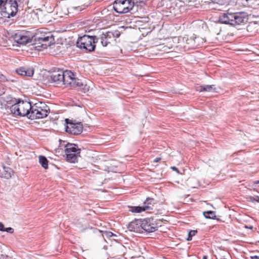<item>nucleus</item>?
Masks as SVG:
<instances>
[{
  "label": "nucleus",
  "mask_w": 259,
  "mask_h": 259,
  "mask_svg": "<svg viewBox=\"0 0 259 259\" xmlns=\"http://www.w3.org/2000/svg\"><path fill=\"white\" fill-rule=\"evenodd\" d=\"M50 80L56 84H64L67 87L79 88L84 92L86 90V85L78 78L73 72L70 70H54L50 73Z\"/></svg>",
  "instance_id": "f257e3e1"
},
{
  "label": "nucleus",
  "mask_w": 259,
  "mask_h": 259,
  "mask_svg": "<svg viewBox=\"0 0 259 259\" xmlns=\"http://www.w3.org/2000/svg\"><path fill=\"white\" fill-rule=\"evenodd\" d=\"M247 20L248 15L245 12L225 13L221 15L219 18L220 22L232 26L245 23Z\"/></svg>",
  "instance_id": "f03ea898"
},
{
  "label": "nucleus",
  "mask_w": 259,
  "mask_h": 259,
  "mask_svg": "<svg viewBox=\"0 0 259 259\" xmlns=\"http://www.w3.org/2000/svg\"><path fill=\"white\" fill-rule=\"evenodd\" d=\"M32 106L31 104L27 101H19L17 103L14 104L10 108L12 114L15 115L30 116V113L31 111Z\"/></svg>",
  "instance_id": "7ed1b4c3"
},
{
  "label": "nucleus",
  "mask_w": 259,
  "mask_h": 259,
  "mask_svg": "<svg viewBox=\"0 0 259 259\" xmlns=\"http://www.w3.org/2000/svg\"><path fill=\"white\" fill-rule=\"evenodd\" d=\"M98 40V38L95 36L84 35L78 38L76 45L80 49H84L88 52H92L95 50L96 44Z\"/></svg>",
  "instance_id": "20e7f679"
},
{
  "label": "nucleus",
  "mask_w": 259,
  "mask_h": 259,
  "mask_svg": "<svg viewBox=\"0 0 259 259\" xmlns=\"http://www.w3.org/2000/svg\"><path fill=\"white\" fill-rule=\"evenodd\" d=\"M49 107L44 102H39L32 106L30 116L31 119L42 118L47 116Z\"/></svg>",
  "instance_id": "39448f33"
},
{
  "label": "nucleus",
  "mask_w": 259,
  "mask_h": 259,
  "mask_svg": "<svg viewBox=\"0 0 259 259\" xmlns=\"http://www.w3.org/2000/svg\"><path fill=\"white\" fill-rule=\"evenodd\" d=\"M34 40L36 41L34 48L39 51L47 49L48 47L51 46L53 41V38L52 34L50 33L39 36L38 34L34 36Z\"/></svg>",
  "instance_id": "423d86ee"
},
{
  "label": "nucleus",
  "mask_w": 259,
  "mask_h": 259,
  "mask_svg": "<svg viewBox=\"0 0 259 259\" xmlns=\"http://www.w3.org/2000/svg\"><path fill=\"white\" fill-rule=\"evenodd\" d=\"M66 160L71 163H75L80 156V149L78 148L76 145L67 143L65 145Z\"/></svg>",
  "instance_id": "0eeeda50"
},
{
  "label": "nucleus",
  "mask_w": 259,
  "mask_h": 259,
  "mask_svg": "<svg viewBox=\"0 0 259 259\" xmlns=\"http://www.w3.org/2000/svg\"><path fill=\"white\" fill-rule=\"evenodd\" d=\"M134 2L132 0H116L113 3L114 10L118 13L128 12L134 7Z\"/></svg>",
  "instance_id": "6e6552de"
},
{
  "label": "nucleus",
  "mask_w": 259,
  "mask_h": 259,
  "mask_svg": "<svg viewBox=\"0 0 259 259\" xmlns=\"http://www.w3.org/2000/svg\"><path fill=\"white\" fill-rule=\"evenodd\" d=\"M65 121L67 124L65 127L66 132L72 135H79L82 132V124L80 122H69L68 119H66Z\"/></svg>",
  "instance_id": "1a4fd4ad"
},
{
  "label": "nucleus",
  "mask_w": 259,
  "mask_h": 259,
  "mask_svg": "<svg viewBox=\"0 0 259 259\" xmlns=\"http://www.w3.org/2000/svg\"><path fill=\"white\" fill-rule=\"evenodd\" d=\"M141 227L144 230L148 232H153L158 228L157 225L154 222L153 219H146L141 221Z\"/></svg>",
  "instance_id": "9d476101"
},
{
  "label": "nucleus",
  "mask_w": 259,
  "mask_h": 259,
  "mask_svg": "<svg viewBox=\"0 0 259 259\" xmlns=\"http://www.w3.org/2000/svg\"><path fill=\"white\" fill-rule=\"evenodd\" d=\"M4 7H5V12L8 16H14L17 12L18 4L16 0L9 3L7 2Z\"/></svg>",
  "instance_id": "9b49d317"
},
{
  "label": "nucleus",
  "mask_w": 259,
  "mask_h": 259,
  "mask_svg": "<svg viewBox=\"0 0 259 259\" xmlns=\"http://www.w3.org/2000/svg\"><path fill=\"white\" fill-rule=\"evenodd\" d=\"M179 42H186V45L182 46L184 48H196V39H194V37H190V38L188 37H181L179 38Z\"/></svg>",
  "instance_id": "f8f14e48"
},
{
  "label": "nucleus",
  "mask_w": 259,
  "mask_h": 259,
  "mask_svg": "<svg viewBox=\"0 0 259 259\" xmlns=\"http://www.w3.org/2000/svg\"><path fill=\"white\" fill-rule=\"evenodd\" d=\"M16 72L21 76L31 77L34 74V70L32 67H21L17 69Z\"/></svg>",
  "instance_id": "ddd939ff"
},
{
  "label": "nucleus",
  "mask_w": 259,
  "mask_h": 259,
  "mask_svg": "<svg viewBox=\"0 0 259 259\" xmlns=\"http://www.w3.org/2000/svg\"><path fill=\"white\" fill-rule=\"evenodd\" d=\"M110 31L103 33L101 36V42L103 47H106L113 40L111 37Z\"/></svg>",
  "instance_id": "4468645a"
},
{
  "label": "nucleus",
  "mask_w": 259,
  "mask_h": 259,
  "mask_svg": "<svg viewBox=\"0 0 259 259\" xmlns=\"http://www.w3.org/2000/svg\"><path fill=\"white\" fill-rule=\"evenodd\" d=\"M14 40L18 44L23 45L29 41V38L20 33H17L14 36Z\"/></svg>",
  "instance_id": "2eb2a0df"
},
{
  "label": "nucleus",
  "mask_w": 259,
  "mask_h": 259,
  "mask_svg": "<svg viewBox=\"0 0 259 259\" xmlns=\"http://www.w3.org/2000/svg\"><path fill=\"white\" fill-rule=\"evenodd\" d=\"M13 174V170L8 167L4 166L2 169H0V177L5 179H10Z\"/></svg>",
  "instance_id": "dca6fc26"
},
{
  "label": "nucleus",
  "mask_w": 259,
  "mask_h": 259,
  "mask_svg": "<svg viewBox=\"0 0 259 259\" xmlns=\"http://www.w3.org/2000/svg\"><path fill=\"white\" fill-rule=\"evenodd\" d=\"M141 220H136L134 222H131L128 226L129 230L133 232L139 231L140 227H141Z\"/></svg>",
  "instance_id": "f3484780"
},
{
  "label": "nucleus",
  "mask_w": 259,
  "mask_h": 259,
  "mask_svg": "<svg viewBox=\"0 0 259 259\" xmlns=\"http://www.w3.org/2000/svg\"><path fill=\"white\" fill-rule=\"evenodd\" d=\"M152 209V207L149 205H144L143 206H132L130 207V211L132 212L139 213L143 211Z\"/></svg>",
  "instance_id": "a211bd4d"
},
{
  "label": "nucleus",
  "mask_w": 259,
  "mask_h": 259,
  "mask_svg": "<svg viewBox=\"0 0 259 259\" xmlns=\"http://www.w3.org/2000/svg\"><path fill=\"white\" fill-rule=\"evenodd\" d=\"M213 85H205L196 87V90L200 92H210L212 89Z\"/></svg>",
  "instance_id": "6ab92c4d"
},
{
  "label": "nucleus",
  "mask_w": 259,
  "mask_h": 259,
  "mask_svg": "<svg viewBox=\"0 0 259 259\" xmlns=\"http://www.w3.org/2000/svg\"><path fill=\"white\" fill-rule=\"evenodd\" d=\"M39 162L41 164V165L45 169L48 168V161L46 157L44 156H39Z\"/></svg>",
  "instance_id": "aec40b11"
},
{
  "label": "nucleus",
  "mask_w": 259,
  "mask_h": 259,
  "mask_svg": "<svg viewBox=\"0 0 259 259\" xmlns=\"http://www.w3.org/2000/svg\"><path fill=\"white\" fill-rule=\"evenodd\" d=\"M203 215L207 219H215L216 218L215 212L213 211H204Z\"/></svg>",
  "instance_id": "412c9836"
},
{
  "label": "nucleus",
  "mask_w": 259,
  "mask_h": 259,
  "mask_svg": "<svg viewBox=\"0 0 259 259\" xmlns=\"http://www.w3.org/2000/svg\"><path fill=\"white\" fill-rule=\"evenodd\" d=\"M0 231L6 232L12 234L14 232V229L11 227L5 228L4 225L0 222Z\"/></svg>",
  "instance_id": "4be33fe9"
},
{
  "label": "nucleus",
  "mask_w": 259,
  "mask_h": 259,
  "mask_svg": "<svg viewBox=\"0 0 259 259\" xmlns=\"http://www.w3.org/2000/svg\"><path fill=\"white\" fill-rule=\"evenodd\" d=\"M194 38L196 39V48L200 46L204 42V39L201 37L195 36Z\"/></svg>",
  "instance_id": "5701e85b"
},
{
  "label": "nucleus",
  "mask_w": 259,
  "mask_h": 259,
  "mask_svg": "<svg viewBox=\"0 0 259 259\" xmlns=\"http://www.w3.org/2000/svg\"><path fill=\"white\" fill-rule=\"evenodd\" d=\"M110 34H111V37H112L113 40L115 38H118L120 35V32L119 31L116 30L114 31H110Z\"/></svg>",
  "instance_id": "b1692460"
},
{
  "label": "nucleus",
  "mask_w": 259,
  "mask_h": 259,
  "mask_svg": "<svg viewBox=\"0 0 259 259\" xmlns=\"http://www.w3.org/2000/svg\"><path fill=\"white\" fill-rule=\"evenodd\" d=\"M154 199L148 198L144 202V205H149L152 208L153 206V204L154 203Z\"/></svg>",
  "instance_id": "393cba45"
},
{
  "label": "nucleus",
  "mask_w": 259,
  "mask_h": 259,
  "mask_svg": "<svg viewBox=\"0 0 259 259\" xmlns=\"http://www.w3.org/2000/svg\"><path fill=\"white\" fill-rule=\"evenodd\" d=\"M197 230H191L188 234V237L187 239L188 241H190L192 240V238L193 236H195L197 233Z\"/></svg>",
  "instance_id": "a878e982"
},
{
  "label": "nucleus",
  "mask_w": 259,
  "mask_h": 259,
  "mask_svg": "<svg viewBox=\"0 0 259 259\" xmlns=\"http://www.w3.org/2000/svg\"><path fill=\"white\" fill-rule=\"evenodd\" d=\"M257 27V24L255 23H250L247 27V29L248 31H252L253 28H256Z\"/></svg>",
  "instance_id": "bb28decb"
},
{
  "label": "nucleus",
  "mask_w": 259,
  "mask_h": 259,
  "mask_svg": "<svg viewBox=\"0 0 259 259\" xmlns=\"http://www.w3.org/2000/svg\"><path fill=\"white\" fill-rule=\"evenodd\" d=\"M10 81L4 75L0 74V81L5 82Z\"/></svg>",
  "instance_id": "cd10ccee"
},
{
  "label": "nucleus",
  "mask_w": 259,
  "mask_h": 259,
  "mask_svg": "<svg viewBox=\"0 0 259 259\" xmlns=\"http://www.w3.org/2000/svg\"><path fill=\"white\" fill-rule=\"evenodd\" d=\"M249 200H250V201H251L252 202L256 201V202H259V196H255L254 197L251 196L249 197Z\"/></svg>",
  "instance_id": "c85d7f7f"
},
{
  "label": "nucleus",
  "mask_w": 259,
  "mask_h": 259,
  "mask_svg": "<svg viewBox=\"0 0 259 259\" xmlns=\"http://www.w3.org/2000/svg\"><path fill=\"white\" fill-rule=\"evenodd\" d=\"M8 0H0V7L4 6Z\"/></svg>",
  "instance_id": "c756f323"
},
{
  "label": "nucleus",
  "mask_w": 259,
  "mask_h": 259,
  "mask_svg": "<svg viewBox=\"0 0 259 259\" xmlns=\"http://www.w3.org/2000/svg\"><path fill=\"white\" fill-rule=\"evenodd\" d=\"M171 168L174 171H176L177 173L179 174V170L176 167L172 166Z\"/></svg>",
  "instance_id": "7c9ffc66"
},
{
  "label": "nucleus",
  "mask_w": 259,
  "mask_h": 259,
  "mask_svg": "<svg viewBox=\"0 0 259 259\" xmlns=\"http://www.w3.org/2000/svg\"><path fill=\"white\" fill-rule=\"evenodd\" d=\"M161 160V158L157 157L154 160V162H159Z\"/></svg>",
  "instance_id": "2f4dec72"
},
{
  "label": "nucleus",
  "mask_w": 259,
  "mask_h": 259,
  "mask_svg": "<svg viewBox=\"0 0 259 259\" xmlns=\"http://www.w3.org/2000/svg\"><path fill=\"white\" fill-rule=\"evenodd\" d=\"M250 258L251 259H259V256L257 255L251 256Z\"/></svg>",
  "instance_id": "473e14b6"
},
{
  "label": "nucleus",
  "mask_w": 259,
  "mask_h": 259,
  "mask_svg": "<svg viewBox=\"0 0 259 259\" xmlns=\"http://www.w3.org/2000/svg\"><path fill=\"white\" fill-rule=\"evenodd\" d=\"M136 3L140 2V3H144V0H136Z\"/></svg>",
  "instance_id": "72a5a7b5"
},
{
  "label": "nucleus",
  "mask_w": 259,
  "mask_h": 259,
  "mask_svg": "<svg viewBox=\"0 0 259 259\" xmlns=\"http://www.w3.org/2000/svg\"><path fill=\"white\" fill-rule=\"evenodd\" d=\"M202 259H207V256L205 255L203 256Z\"/></svg>",
  "instance_id": "f704fd0d"
},
{
  "label": "nucleus",
  "mask_w": 259,
  "mask_h": 259,
  "mask_svg": "<svg viewBox=\"0 0 259 259\" xmlns=\"http://www.w3.org/2000/svg\"><path fill=\"white\" fill-rule=\"evenodd\" d=\"M252 228H253V227H252V226H251V227H249L248 228H249V229H252Z\"/></svg>",
  "instance_id": "c9c22d12"
},
{
  "label": "nucleus",
  "mask_w": 259,
  "mask_h": 259,
  "mask_svg": "<svg viewBox=\"0 0 259 259\" xmlns=\"http://www.w3.org/2000/svg\"><path fill=\"white\" fill-rule=\"evenodd\" d=\"M255 183L256 184H258L259 183V181H257Z\"/></svg>",
  "instance_id": "e433bc0d"
},
{
  "label": "nucleus",
  "mask_w": 259,
  "mask_h": 259,
  "mask_svg": "<svg viewBox=\"0 0 259 259\" xmlns=\"http://www.w3.org/2000/svg\"><path fill=\"white\" fill-rule=\"evenodd\" d=\"M17 2H20L21 0H16Z\"/></svg>",
  "instance_id": "4c0bfd02"
},
{
  "label": "nucleus",
  "mask_w": 259,
  "mask_h": 259,
  "mask_svg": "<svg viewBox=\"0 0 259 259\" xmlns=\"http://www.w3.org/2000/svg\"><path fill=\"white\" fill-rule=\"evenodd\" d=\"M221 259H227V258H221Z\"/></svg>",
  "instance_id": "58836bf2"
}]
</instances>
